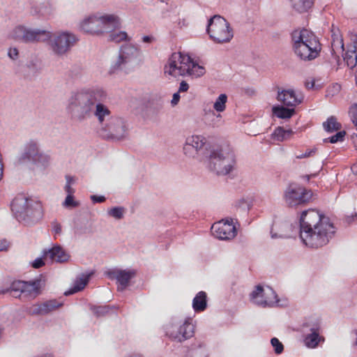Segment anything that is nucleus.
<instances>
[{
  "label": "nucleus",
  "instance_id": "1",
  "mask_svg": "<svg viewBox=\"0 0 357 357\" xmlns=\"http://www.w3.org/2000/svg\"><path fill=\"white\" fill-rule=\"evenodd\" d=\"M107 98V92L102 86L83 88L71 93L67 108L73 120L82 122L93 114L102 126L112 116L111 111L104 104Z\"/></svg>",
  "mask_w": 357,
  "mask_h": 357
},
{
  "label": "nucleus",
  "instance_id": "2",
  "mask_svg": "<svg viewBox=\"0 0 357 357\" xmlns=\"http://www.w3.org/2000/svg\"><path fill=\"white\" fill-rule=\"evenodd\" d=\"M291 46L294 54L304 61H310L319 56L321 45L311 31L303 29L291 33Z\"/></svg>",
  "mask_w": 357,
  "mask_h": 357
},
{
  "label": "nucleus",
  "instance_id": "3",
  "mask_svg": "<svg viewBox=\"0 0 357 357\" xmlns=\"http://www.w3.org/2000/svg\"><path fill=\"white\" fill-rule=\"evenodd\" d=\"M11 210L16 220L27 226L38 223L43 218L41 202L22 195L13 200Z\"/></svg>",
  "mask_w": 357,
  "mask_h": 357
},
{
  "label": "nucleus",
  "instance_id": "4",
  "mask_svg": "<svg viewBox=\"0 0 357 357\" xmlns=\"http://www.w3.org/2000/svg\"><path fill=\"white\" fill-rule=\"evenodd\" d=\"M208 167L218 175H227L234 168L236 155L229 147L223 148L219 145L206 152Z\"/></svg>",
  "mask_w": 357,
  "mask_h": 357
},
{
  "label": "nucleus",
  "instance_id": "5",
  "mask_svg": "<svg viewBox=\"0 0 357 357\" xmlns=\"http://www.w3.org/2000/svg\"><path fill=\"white\" fill-rule=\"evenodd\" d=\"M335 227L332 222H324L309 231L300 232V238L306 246L318 249L326 245L333 238Z\"/></svg>",
  "mask_w": 357,
  "mask_h": 357
},
{
  "label": "nucleus",
  "instance_id": "6",
  "mask_svg": "<svg viewBox=\"0 0 357 357\" xmlns=\"http://www.w3.org/2000/svg\"><path fill=\"white\" fill-rule=\"evenodd\" d=\"M121 27L119 18L114 15H105L99 17L89 16L81 22L80 29L85 33L98 35Z\"/></svg>",
  "mask_w": 357,
  "mask_h": 357
},
{
  "label": "nucleus",
  "instance_id": "7",
  "mask_svg": "<svg viewBox=\"0 0 357 357\" xmlns=\"http://www.w3.org/2000/svg\"><path fill=\"white\" fill-rule=\"evenodd\" d=\"M45 285L42 275L30 281L15 280L10 285V295L20 298L22 295L30 299H34L41 294V289Z\"/></svg>",
  "mask_w": 357,
  "mask_h": 357
},
{
  "label": "nucleus",
  "instance_id": "8",
  "mask_svg": "<svg viewBox=\"0 0 357 357\" xmlns=\"http://www.w3.org/2000/svg\"><path fill=\"white\" fill-rule=\"evenodd\" d=\"M10 37L17 42L30 44L47 41L50 33L47 30L31 29L20 24L13 29Z\"/></svg>",
  "mask_w": 357,
  "mask_h": 357
},
{
  "label": "nucleus",
  "instance_id": "9",
  "mask_svg": "<svg viewBox=\"0 0 357 357\" xmlns=\"http://www.w3.org/2000/svg\"><path fill=\"white\" fill-rule=\"evenodd\" d=\"M206 31L216 43H224L233 38V30L229 22L220 15H214L208 22Z\"/></svg>",
  "mask_w": 357,
  "mask_h": 357
},
{
  "label": "nucleus",
  "instance_id": "10",
  "mask_svg": "<svg viewBox=\"0 0 357 357\" xmlns=\"http://www.w3.org/2000/svg\"><path fill=\"white\" fill-rule=\"evenodd\" d=\"M126 121L119 116H111L106 123L100 127L99 134L105 139L121 141L124 139L128 133Z\"/></svg>",
  "mask_w": 357,
  "mask_h": 357
},
{
  "label": "nucleus",
  "instance_id": "11",
  "mask_svg": "<svg viewBox=\"0 0 357 357\" xmlns=\"http://www.w3.org/2000/svg\"><path fill=\"white\" fill-rule=\"evenodd\" d=\"M49 46L54 54L62 56L66 54L78 41V38L69 31H50Z\"/></svg>",
  "mask_w": 357,
  "mask_h": 357
},
{
  "label": "nucleus",
  "instance_id": "12",
  "mask_svg": "<svg viewBox=\"0 0 357 357\" xmlns=\"http://www.w3.org/2000/svg\"><path fill=\"white\" fill-rule=\"evenodd\" d=\"M139 55V50L135 45L126 44L121 46L116 61L112 64L110 73L123 72L129 73L133 69V63Z\"/></svg>",
  "mask_w": 357,
  "mask_h": 357
},
{
  "label": "nucleus",
  "instance_id": "13",
  "mask_svg": "<svg viewBox=\"0 0 357 357\" xmlns=\"http://www.w3.org/2000/svg\"><path fill=\"white\" fill-rule=\"evenodd\" d=\"M313 193L296 183H290L284 191L283 199L289 207L304 206L312 199Z\"/></svg>",
  "mask_w": 357,
  "mask_h": 357
},
{
  "label": "nucleus",
  "instance_id": "14",
  "mask_svg": "<svg viewBox=\"0 0 357 357\" xmlns=\"http://www.w3.org/2000/svg\"><path fill=\"white\" fill-rule=\"evenodd\" d=\"M50 157L40 150L39 144L34 140L28 142L23 152L18 158V163H31L36 165L45 167L48 165Z\"/></svg>",
  "mask_w": 357,
  "mask_h": 357
},
{
  "label": "nucleus",
  "instance_id": "15",
  "mask_svg": "<svg viewBox=\"0 0 357 357\" xmlns=\"http://www.w3.org/2000/svg\"><path fill=\"white\" fill-rule=\"evenodd\" d=\"M217 145L208 142L206 139L202 135H192L186 139L183 151L185 155L190 157L194 158L197 155L206 159V152L211 150L214 146Z\"/></svg>",
  "mask_w": 357,
  "mask_h": 357
},
{
  "label": "nucleus",
  "instance_id": "16",
  "mask_svg": "<svg viewBox=\"0 0 357 357\" xmlns=\"http://www.w3.org/2000/svg\"><path fill=\"white\" fill-rule=\"evenodd\" d=\"M324 221L328 222L330 219L314 209L304 211L302 212L299 220L300 232H303L304 231H309L310 229L322 224Z\"/></svg>",
  "mask_w": 357,
  "mask_h": 357
},
{
  "label": "nucleus",
  "instance_id": "17",
  "mask_svg": "<svg viewBox=\"0 0 357 357\" xmlns=\"http://www.w3.org/2000/svg\"><path fill=\"white\" fill-rule=\"evenodd\" d=\"M195 326L189 320L182 324L172 323L167 329V335L174 341L183 342L193 336Z\"/></svg>",
  "mask_w": 357,
  "mask_h": 357
},
{
  "label": "nucleus",
  "instance_id": "18",
  "mask_svg": "<svg viewBox=\"0 0 357 357\" xmlns=\"http://www.w3.org/2000/svg\"><path fill=\"white\" fill-rule=\"evenodd\" d=\"M194 62L189 55L174 52L169 59L168 66L165 67V73L173 76L181 75V69L190 66Z\"/></svg>",
  "mask_w": 357,
  "mask_h": 357
},
{
  "label": "nucleus",
  "instance_id": "19",
  "mask_svg": "<svg viewBox=\"0 0 357 357\" xmlns=\"http://www.w3.org/2000/svg\"><path fill=\"white\" fill-rule=\"evenodd\" d=\"M250 297L255 303L264 307H273L279 301L276 293L272 288L268 287L264 291L261 285L256 287L255 290L250 294Z\"/></svg>",
  "mask_w": 357,
  "mask_h": 357
},
{
  "label": "nucleus",
  "instance_id": "20",
  "mask_svg": "<svg viewBox=\"0 0 357 357\" xmlns=\"http://www.w3.org/2000/svg\"><path fill=\"white\" fill-rule=\"evenodd\" d=\"M213 235L220 240H229L234 238L236 235V229L233 225L232 219L222 220L214 223L211 227Z\"/></svg>",
  "mask_w": 357,
  "mask_h": 357
},
{
  "label": "nucleus",
  "instance_id": "21",
  "mask_svg": "<svg viewBox=\"0 0 357 357\" xmlns=\"http://www.w3.org/2000/svg\"><path fill=\"white\" fill-rule=\"evenodd\" d=\"M107 276L111 280H116L119 284V291H123L128 286L132 278L136 275L135 270L111 269L106 272Z\"/></svg>",
  "mask_w": 357,
  "mask_h": 357
},
{
  "label": "nucleus",
  "instance_id": "22",
  "mask_svg": "<svg viewBox=\"0 0 357 357\" xmlns=\"http://www.w3.org/2000/svg\"><path fill=\"white\" fill-rule=\"evenodd\" d=\"M306 327H309L310 333L305 336V342L308 347L314 348L316 347L319 342V331L321 328L320 321L318 319L314 321H309L304 325Z\"/></svg>",
  "mask_w": 357,
  "mask_h": 357
},
{
  "label": "nucleus",
  "instance_id": "23",
  "mask_svg": "<svg viewBox=\"0 0 357 357\" xmlns=\"http://www.w3.org/2000/svg\"><path fill=\"white\" fill-rule=\"evenodd\" d=\"M277 99L287 106H296L303 100V95L301 93H296L294 90H282L278 91Z\"/></svg>",
  "mask_w": 357,
  "mask_h": 357
},
{
  "label": "nucleus",
  "instance_id": "24",
  "mask_svg": "<svg viewBox=\"0 0 357 357\" xmlns=\"http://www.w3.org/2000/svg\"><path fill=\"white\" fill-rule=\"evenodd\" d=\"M70 255L60 245H54L51 249L43 250V257H50V259L57 263L67 262L70 259Z\"/></svg>",
  "mask_w": 357,
  "mask_h": 357
},
{
  "label": "nucleus",
  "instance_id": "25",
  "mask_svg": "<svg viewBox=\"0 0 357 357\" xmlns=\"http://www.w3.org/2000/svg\"><path fill=\"white\" fill-rule=\"evenodd\" d=\"M291 225L286 222H274L271 229L272 238H287L291 237Z\"/></svg>",
  "mask_w": 357,
  "mask_h": 357
},
{
  "label": "nucleus",
  "instance_id": "26",
  "mask_svg": "<svg viewBox=\"0 0 357 357\" xmlns=\"http://www.w3.org/2000/svg\"><path fill=\"white\" fill-rule=\"evenodd\" d=\"M331 53L335 54L337 51H344L343 38L338 28L332 26L331 29Z\"/></svg>",
  "mask_w": 357,
  "mask_h": 357
},
{
  "label": "nucleus",
  "instance_id": "27",
  "mask_svg": "<svg viewBox=\"0 0 357 357\" xmlns=\"http://www.w3.org/2000/svg\"><path fill=\"white\" fill-rule=\"evenodd\" d=\"M293 10L298 13L308 12L313 6L314 0H288Z\"/></svg>",
  "mask_w": 357,
  "mask_h": 357
},
{
  "label": "nucleus",
  "instance_id": "28",
  "mask_svg": "<svg viewBox=\"0 0 357 357\" xmlns=\"http://www.w3.org/2000/svg\"><path fill=\"white\" fill-rule=\"evenodd\" d=\"M207 296L206 292L199 291L192 301V307L197 312H203L207 307Z\"/></svg>",
  "mask_w": 357,
  "mask_h": 357
},
{
  "label": "nucleus",
  "instance_id": "29",
  "mask_svg": "<svg viewBox=\"0 0 357 357\" xmlns=\"http://www.w3.org/2000/svg\"><path fill=\"white\" fill-rule=\"evenodd\" d=\"M181 72H182L181 73L182 76L188 75L195 77H199L205 73V69L195 61L193 63L190 64V66L182 68Z\"/></svg>",
  "mask_w": 357,
  "mask_h": 357
},
{
  "label": "nucleus",
  "instance_id": "30",
  "mask_svg": "<svg viewBox=\"0 0 357 357\" xmlns=\"http://www.w3.org/2000/svg\"><path fill=\"white\" fill-rule=\"evenodd\" d=\"M93 273H90L86 275H84L83 278H80L79 279H77L75 281L74 286L70 288L69 290L66 291L64 293L65 296H69L73 294H75L81 290H82L85 286L87 284L90 277L91 276Z\"/></svg>",
  "mask_w": 357,
  "mask_h": 357
},
{
  "label": "nucleus",
  "instance_id": "31",
  "mask_svg": "<svg viewBox=\"0 0 357 357\" xmlns=\"http://www.w3.org/2000/svg\"><path fill=\"white\" fill-rule=\"evenodd\" d=\"M272 110L275 116L282 119H290L295 113L294 109H289L280 105L274 106Z\"/></svg>",
  "mask_w": 357,
  "mask_h": 357
},
{
  "label": "nucleus",
  "instance_id": "32",
  "mask_svg": "<svg viewBox=\"0 0 357 357\" xmlns=\"http://www.w3.org/2000/svg\"><path fill=\"white\" fill-rule=\"evenodd\" d=\"M192 354L190 357H208V352L203 342L194 343L191 346Z\"/></svg>",
  "mask_w": 357,
  "mask_h": 357
},
{
  "label": "nucleus",
  "instance_id": "33",
  "mask_svg": "<svg viewBox=\"0 0 357 357\" xmlns=\"http://www.w3.org/2000/svg\"><path fill=\"white\" fill-rule=\"evenodd\" d=\"M115 308L111 305H90L89 309L93 312L96 317H104L109 313L112 310Z\"/></svg>",
  "mask_w": 357,
  "mask_h": 357
},
{
  "label": "nucleus",
  "instance_id": "34",
  "mask_svg": "<svg viewBox=\"0 0 357 357\" xmlns=\"http://www.w3.org/2000/svg\"><path fill=\"white\" fill-rule=\"evenodd\" d=\"M41 304L44 315L47 314L54 310H56L63 305L62 303L59 302L56 299L46 301L43 303H41Z\"/></svg>",
  "mask_w": 357,
  "mask_h": 357
},
{
  "label": "nucleus",
  "instance_id": "35",
  "mask_svg": "<svg viewBox=\"0 0 357 357\" xmlns=\"http://www.w3.org/2000/svg\"><path fill=\"white\" fill-rule=\"evenodd\" d=\"M114 30L115 29H113L108 32L109 35L107 40L109 41L119 43L122 41L130 40V38L126 31L115 32Z\"/></svg>",
  "mask_w": 357,
  "mask_h": 357
},
{
  "label": "nucleus",
  "instance_id": "36",
  "mask_svg": "<svg viewBox=\"0 0 357 357\" xmlns=\"http://www.w3.org/2000/svg\"><path fill=\"white\" fill-rule=\"evenodd\" d=\"M323 127L328 132H333L340 130L342 126L340 123L337 122V119L335 116H331L326 121L323 123Z\"/></svg>",
  "mask_w": 357,
  "mask_h": 357
},
{
  "label": "nucleus",
  "instance_id": "37",
  "mask_svg": "<svg viewBox=\"0 0 357 357\" xmlns=\"http://www.w3.org/2000/svg\"><path fill=\"white\" fill-rule=\"evenodd\" d=\"M344 60L347 63V65L350 68H354L357 65V54L356 50L348 51L345 53Z\"/></svg>",
  "mask_w": 357,
  "mask_h": 357
},
{
  "label": "nucleus",
  "instance_id": "38",
  "mask_svg": "<svg viewBox=\"0 0 357 357\" xmlns=\"http://www.w3.org/2000/svg\"><path fill=\"white\" fill-rule=\"evenodd\" d=\"M26 68L34 75L40 73L43 69L41 61L37 59L29 61L26 63Z\"/></svg>",
  "mask_w": 357,
  "mask_h": 357
},
{
  "label": "nucleus",
  "instance_id": "39",
  "mask_svg": "<svg viewBox=\"0 0 357 357\" xmlns=\"http://www.w3.org/2000/svg\"><path fill=\"white\" fill-rule=\"evenodd\" d=\"M227 96L226 94H220L216 99L213 105V108L216 112H222L225 109Z\"/></svg>",
  "mask_w": 357,
  "mask_h": 357
},
{
  "label": "nucleus",
  "instance_id": "40",
  "mask_svg": "<svg viewBox=\"0 0 357 357\" xmlns=\"http://www.w3.org/2000/svg\"><path fill=\"white\" fill-rule=\"evenodd\" d=\"M124 208L121 206L113 207L108 211V214L117 219L120 220L123 218Z\"/></svg>",
  "mask_w": 357,
  "mask_h": 357
},
{
  "label": "nucleus",
  "instance_id": "41",
  "mask_svg": "<svg viewBox=\"0 0 357 357\" xmlns=\"http://www.w3.org/2000/svg\"><path fill=\"white\" fill-rule=\"evenodd\" d=\"M345 134V131H339L333 136L324 139V142H330L331 144H335L337 142H342L344 140Z\"/></svg>",
  "mask_w": 357,
  "mask_h": 357
},
{
  "label": "nucleus",
  "instance_id": "42",
  "mask_svg": "<svg viewBox=\"0 0 357 357\" xmlns=\"http://www.w3.org/2000/svg\"><path fill=\"white\" fill-rule=\"evenodd\" d=\"M271 345L273 346V347L274 348V351H275V354H280L281 353H282V351L284 350V346L282 344V342H280L279 341V340L278 338L273 337L271 340Z\"/></svg>",
  "mask_w": 357,
  "mask_h": 357
},
{
  "label": "nucleus",
  "instance_id": "43",
  "mask_svg": "<svg viewBox=\"0 0 357 357\" xmlns=\"http://www.w3.org/2000/svg\"><path fill=\"white\" fill-rule=\"evenodd\" d=\"M28 312L31 315H44L41 303L33 305L28 310Z\"/></svg>",
  "mask_w": 357,
  "mask_h": 357
},
{
  "label": "nucleus",
  "instance_id": "44",
  "mask_svg": "<svg viewBox=\"0 0 357 357\" xmlns=\"http://www.w3.org/2000/svg\"><path fill=\"white\" fill-rule=\"evenodd\" d=\"M63 205L66 208H75L79 206V203L74 200L73 195H68Z\"/></svg>",
  "mask_w": 357,
  "mask_h": 357
},
{
  "label": "nucleus",
  "instance_id": "45",
  "mask_svg": "<svg viewBox=\"0 0 357 357\" xmlns=\"http://www.w3.org/2000/svg\"><path fill=\"white\" fill-rule=\"evenodd\" d=\"M285 129L282 127L277 128L274 131L275 138L278 141H284L287 139V137L285 136Z\"/></svg>",
  "mask_w": 357,
  "mask_h": 357
},
{
  "label": "nucleus",
  "instance_id": "46",
  "mask_svg": "<svg viewBox=\"0 0 357 357\" xmlns=\"http://www.w3.org/2000/svg\"><path fill=\"white\" fill-rule=\"evenodd\" d=\"M30 5V13L32 15H37L42 13L41 7L38 6L35 1H31Z\"/></svg>",
  "mask_w": 357,
  "mask_h": 357
},
{
  "label": "nucleus",
  "instance_id": "47",
  "mask_svg": "<svg viewBox=\"0 0 357 357\" xmlns=\"http://www.w3.org/2000/svg\"><path fill=\"white\" fill-rule=\"evenodd\" d=\"M8 56L12 60H17L19 57V50L16 47H10L8 50Z\"/></svg>",
  "mask_w": 357,
  "mask_h": 357
},
{
  "label": "nucleus",
  "instance_id": "48",
  "mask_svg": "<svg viewBox=\"0 0 357 357\" xmlns=\"http://www.w3.org/2000/svg\"><path fill=\"white\" fill-rule=\"evenodd\" d=\"M45 265L43 257H38L32 263L31 266L34 268H39Z\"/></svg>",
  "mask_w": 357,
  "mask_h": 357
},
{
  "label": "nucleus",
  "instance_id": "49",
  "mask_svg": "<svg viewBox=\"0 0 357 357\" xmlns=\"http://www.w3.org/2000/svg\"><path fill=\"white\" fill-rule=\"evenodd\" d=\"M316 151V149H311L310 151H306L305 153L297 155L296 158L302 159L305 158L312 156L313 154H314Z\"/></svg>",
  "mask_w": 357,
  "mask_h": 357
},
{
  "label": "nucleus",
  "instance_id": "50",
  "mask_svg": "<svg viewBox=\"0 0 357 357\" xmlns=\"http://www.w3.org/2000/svg\"><path fill=\"white\" fill-rule=\"evenodd\" d=\"M53 226V231L54 233V235H60L61 234V225L60 223L57 222L56 221H54L52 223Z\"/></svg>",
  "mask_w": 357,
  "mask_h": 357
},
{
  "label": "nucleus",
  "instance_id": "51",
  "mask_svg": "<svg viewBox=\"0 0 357 357\" xmlns=\"http://www.w3.org/2000/svg\"><path fill=\"white\" fill-rule=\"evenodd\" d=\"M10 246V243L6 239L0 240V251H6Z\"/></svg>",
  "mask_w": 357,
  "mask_h": 357
},
{
  "label": "nucleus",
  "instance_id": "52",
  "mask_svg": "<svg viewBox=\"0 0 357 357\" xmlns=\"http://www.w3.org/2000/svg\"><path fill=\"white\" fill-rule=\"evenodd\" d=\"M91 199L93 203H102L105 201L104 196L91 195Z\"/></svg>",
  "mask_w": 357,
  "mask_h": 357
},
{
  "label": "nucleus",
  "instance_id": "53",
  "mask_svg": "<svg viewBox=\"0 0 357 357\" xmlns=\"http://www.w3.org/2000/svg\"><path fill=\"white\" fill-rule=\"evenodd\" d=\"M189 89V85L188 84L185 82V81H182L181 83H180V86H179V89H178V91L179 93L181 92H185L188 90Z\"/></svg>",
  "mask_w": 357,
  "mask_h": 357
},
{
  "label": "nucleus",
  "instance_id": "54",
  "mask_svg": "<svg viewBox=\"0 0 357 357\" xmlns=\"http://www.w3.org/2000/svg\"><path fill=\"white\" fill-rule=\"evenodd\" d=\"M179 100H180L179 92L174 93L173 97H172V104L173 105H177L178 101H179Z\"/></svg>",
  "mask_w": 357,
  "mask_h": 357
},
{
  "label": "nucleus",
  "instance_id": "55",
  "mask_svg": "<svg viewBox=\"0 0 357 357\" xmlns=\"http://www.w3.org/2000/svg\"><path fill=\"white\" fill-rule=\"evenodd\" d=\"M351 335L354 340L353 345L357 346V329H354L351 331Z\"/></svg>",
  "mask_w": 357,
  "mask_h": 357
},
{
  "label": "nucleus",
  "instance_id": "56",
  "mask_svg": "<svg viewBox=\"0 0 357 357\" xmlns=\"http://www.w3.org/2000/svg\"><path fill=\"white\" fill-rule=\"evenodd\" d=\"M66 185H71L72 184H74L75 182V178L71 176H70V175H66Z\"/></svg>",
  "mask_w": 357,
  "mask_h": 357
},
{
  "label": "nucleus",
  "instance_id": "57",
  "mask_svg": "<svg viewBox=\"0 0 357 357\" xmlns=\"http://www.w3.org/2000/svg\"><path fill=\"white\" fill-rule=\"evenodd\" d=\"M65 191L68 193V195H73L75 192L74 188L71 187L70 185H66L64 187Z\"/></svg>",
  "mask_w": 357,
  "mask_h": 357
},
{
  "label": "nucleus",
  "instance_id": "58",
  "mask_svg": "<svg viewBox=\"0 0 357 357\" xmlns=\"http://www.w3.org/2000/svg\"><path fill=\"white\" fill-rule=\"evenodd\" d=\"M74 233L75 235L80 236L85 233V229L79 228L78 227H74Z\"/></svg>",
  "mask_w": 357,
  "mask_h": 357
},
{
  "label": "nucleus",
  "instance_id": "59",
  "mask_svg": "<svg viewBox=\"0 0 357 357\" xmlns=\"http://www.w3.org/2000/svg\"><path fill=\"white\" fill-rule=\"evenodd\" d=\"M142 40L144 43H151L153 40V37L151 36H144L142 38Z\"/></svg>",
  "mask_w": 357,
  "mask_h": 357
},
{
  "label": "nucleus",
  "instance_id": "60",
  "mask_svg": "<svg viewBox=\"0 0 357 357\" xmlns=\"http://www.w3.org/2000/svg\"><path fill=\"white\" fill-rule=\"evenodd\" d=\"M245 93L248 96H253L255 93V90L253 89L248 88V89H245Z\"/></svg>",
  "mask_w": 357,
  "mask_h": 357
},
{
  "label": "nucleus",
  "instance_id": "61",
  "mask_svg": "<svg viewBox=\"0 0 357 357\" xmlns=\"http://www.w3.org/2000/svg\"><path fill=\"white\" fill-rule=\"evenodd\" d=\"M314 86V82L312 81L310 82H306L305 83V87L308 89H312Z\"/></svg>",
  "mask_w": 357,
  "mask_h": 357
},
{
  "label": "nucleus",
  "instance_id": "62",
  "mask_svg": "<svg viewBox=\"0 0 357 357\" xmlns=\"http://www.w3.org/2000/svg\"><path fill=\"white\" fill-rule=\"evenodd\" d=\"M243 205L248 206V204H247V202L244 200V199H241L240 200L238 204H236V206L238 207H241L243 206Z\"/></svg>",
  "mask_w": 357,
  "mask_h": 357
},
{
  "label": "nucleus",
  "instance_id": "63",
  "mask_svg": "<svg viewBox=\"0 0 357 357\" xmlns=\"http://www.w3.org/2000/svg\"><path fill=\"white\" fill-rule=\"evenodd\" d=\"M285 136L287 137V139L291 137L293 134V131L291 129L285 130Z\"/></svg>",
  "mask_w": 357,
  "mask_h": 357
},
{
  "label": "nucleus",
  "instance_id": "64",
  "mask_svg": "<svg viewBox=\"0 0 357 357\" xmlns=\"http://www.w3.org/2000/svg\"><path fill=\"white\" fill-rule=\"evenodd\" d=\"M351 169L354 174H357V164H354Z\"/></svg>",
  "mask_w": 357,
  "mask_h": 357
}]
</instances>
